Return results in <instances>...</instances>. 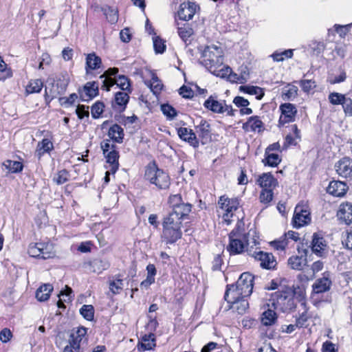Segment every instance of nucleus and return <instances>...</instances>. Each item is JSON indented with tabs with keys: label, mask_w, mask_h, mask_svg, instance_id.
<instances>
[{
	"label": "nucleus",
	"mask_w": 352,
	"mask_h": 352,
	"mask_svg": "<svg viewBox=\"0 0 352 352\" xmlns=\"http://www.w3.org/2000/svg\"><path fill=\"white\" fill-rule=\"evenodd\" d=\"M244 223L239 221L229 234L230 243L227 247L231 255L241 254L248 245L249 234L244 230Z\"/></svg>",
	"instance_id": "obj_1"
},
{
	"label": "nucleus",
	"mask_w": 352,
	"mask_h": 352,
	"mask_svg": "<svg viewBox=\"0 0 352 352\" xmlns=\"http://www.w3.org/2000/svg\"><path fill=\"white\" fill-rule=\"evenodd\" d=\"M295 294L290 288L278 290L272 294L270 302L272 306L282 312H289L296 307Z\"/></svg>",
	"instance_id": "obj_2"
},
{
	"label": "nucleus",
	"mask_w": 352,
	"mask_h": 352,
	"mask_svg": "<svg viewBox=\"0 0 352 352\" xmlns=\"http://www.w3.org/2000/svg\"><path fill=\"white\" fill-rule=\"evenodd\" d=\"M201 55L199 63L204 65L209 72L214 67H219L223 63V53L221 47L215 45H208L203 50H200Z\"/></svg>",
	"instance_id": "obj_3"
},
{
	"label": "nucleus",
	"mask_w": 352,
	"mask_h": 352,
	"mask_svg": "<svg viewBox=\"0 0 352 352\" xmlns=\"http://www.w3.org/2000/svg\"><path fill=\"white\" fill-rule=\"evenodd\" d=\"M162 238L166 243L173 244L182 238V220L176 216L167 215L162 223Z\"/></svg>",
	"instance_id": "obj_4"
},
{
	"label": "nucleus",
	"mask_w": 352,
	"mask_h": 352,
	"mask_svg": "<svg viewBox=\"0 0 352 352\" xmlns=\"http://www.w3.org/2000/svg\"><path fill=\"white\" fill-rule=\"evenodd\" d=\"M144 179L154 184L159 190H166L170 185L169 175L157 167L155 162L149 164L145 169Z\"/></svg>",
	"instance_id": "obj_5"
},
{
	"label": "nucleus",
	"mask_w": 352,
	"mask_h": 352,
	"mask_svg": "<svg viewBox=\"0 0 352 352\" xmlns=\"http://www.w3.org/2000/svg\"><path fill=\"white\" fill-rule=\"evenodd\" d=\"M69 82V78L67 72H62L55 76L52 82V87H56L47 90V87L45 89V100L47 103H50L54 98L58 95L65 93Z\"/></svg>",
	"instance_id": "obj_6"
},
{
	"label": "nucleus",
	"mask_w": 352,
	"mask_h": 352,
	"mask_svg": "<svg viewBox=\"0 0 352 352\" xmlns=\"http://www.w3.org/2000/svg\"><path fill=\"white\" fill-rule=\"evenodd\" d=\"M168 201L172 207V211L168 215L173 214L179 220H182L191 211L192 205L188 203H184L179 194L170 196Z\"/></svg>",
	"instance_id": "obj_7"
},
{
	"label": "nucleus",
	"mask_w": 352,
	"mask_h": 352,
	"mask_svg": "<svg viewBox=\"0 0 352 352\" xmlns=\"http://www.w3.org/2000/svg\"><path fill=\"white\" fill-rule=\"evenodd\" d=\"M311 222L310 212L306 205L298 204L295 209L292 219L294 228H300L308 225Z\"/></svg>",
	"instance_id": "obj_8"
},
{
	"label": "nucleus",
	"mask_w": 352,
	"mask_h": 352,
	"mask_svg": "<svg viewBox=\"0 0 352 352\" xmlns=\"http://www.w3.org/2000/svg\"><path fill=\"white\" fill-rule=\"evenodd\" d=\"M297 250L300 255L290 256L287 260V264L292 270L300 271L307 265V256L309 250L307 248L303 249L300 247H298Z\"/></svg>",
	"instance_id": "obj_9"
},
{
	"label": "nucleus",
	"mask_w": 352,
	"mask_h": 352,
	"mask_svg": "<svg viewBox=\"0 0 352 352\" xmlns=\"http://www.w3.org/2000/svg\"><path fill=\"white\" fill-rule=\"evenodd\" d=\"M218 204L221 209L226 211L223 219L227 221L232 216V212L237 210L239 206V200L238 198L229 199L223 195L220 197Z\"/></svg>",
	"instance_id": "obj_10"
},
{
	"label": "nucleus",
	"mask_w": 352,
	"mask_h": 352,
	"mask_svg": "<svg viewBox=\"0 0 352 352\" xmlns=\"http://www.w3.org/2000/svg\"><path fill=\"white\" fill-rule=\"evenodd\" d=\"M281 115L278 123L279 125H284L286 123L294 122L297 113L296 106L292 103H284L280 105Z\"/></svg>",
	"instance_id": "obj_11"
},
{
	"label": "nucleus",
	"mask_w": 352,
	"mask_h": 352,
	"mask_svg": "<svg viewBox=\"0 0 352 352\" xmlns=\"http://www.w3.org/2000/svg\"><path fill=\"white\" fill-rule=\"evenodd\" d=\"M254 276L248 273L244 272L241 274L236 285L243 292V296H250L252 293Z\"/></svg>",
	"instance_id": "obj_12"
},
{
	"label": "nucleus",
	"mask_w": 352,
	"mask_h": 352,
	"mask_svg": "<svg viewBox=\"0 0 352 352\" xmlns=\"http://www.w3.org/2000/svg\"><path fill=\"white\" fill-rule=\"evenodd\" d=\"M255 260L260 261V265L263 269H274L276 265V261L272 253L263 251L254 252L252 254Z\"/></svg>",
	"instance_id": "obj_13"
},
{
	"label": "nucleus",
	"mask_w": 352,
	"mask_h": 352,
	"mask_svg": "<svg viewBox=\"0 0 352 352\" xmlns=\"http://www.w3.org/2000/svg\"><path fill=\"white\" fill-rule=\"evenodd\" d=\"M78 93L82 101H89L98 95L99 86L96 81L87 82L82 88L79 89Z\"/></svg>",
	"instance_id": "obj_14"
},
{
	"label": "nucleus",
	"mask_w": 352,
	"mask_h": 352,
	"mask_svg": "<svg viewBox=\"0 0 352 352\" xmlns=\"http://www.w3.org/2000/svg\"><path fill=\"white\" fill-rule=\"evenodd\" d=\"M327 242L321 234L315 232L312 236V240L310 248L313 253L320 257H323L325 255V249L327 248Z\"/></svg>",
	"instance_id": "obj_15"
},
{
	"label": "nucleus",
	"mask_w": 352,
	"mask_h": 352,
	"mask_svg": "<svg viewBox=\"0 0 352 352\" xmlns=\"http://www.w3.org/2000/svg\"><path fill=\"white\" fill-rule=\"evenodd\" d=\"M335 170L339 176L349 178L352 176V160L349 157H343L335 164Z\"/></svg>",
	"instance_id": "obj_16"
},
{
	"label": "nucleus",
	"mask_w": 352,
	"mask_h": 352,
	"mask_svg": "<svg viewBox=\"0 0 352 352\" xmlns=\"http://www.w3.org/2000/svg\"><path fill=\"white\" fill-rule=\"evenodd\" d=\"M197 8H199V7L195 3L189 1L182 3L177 12L179 19L182 21H189L192 19Z\"/></svg>",
	"instance_id": "obj_17"
},
{
	"label": "nucleus",
	"mask_w": 352,
	"mask_h": 352,
	"mask_svg": "<svg viewBox=\"0 0 352 352\" xmlns=\"http://www.w3.org/2000/svg\"><path fill=\"white\" fill-rule=\"evenodd\" d=\"M256 182L262 190H274L278 184L277 179L270 173H264L261 175Z\"/></svg>",
	"instance_id": "obj_18"
},
{
	"label": "nucleus",
	"mask_w": 352,
	"mask_h": 352,
	"mask_svg": "<svg viewBox=\"0 0 352 352\" xmlns=\"http://www.w3.org/2000/svg\"><path fill=\"white\" fill-rule=\"evenodd\" d=\"M177 134L180 139L188 142L193 148L199 147V140L192 129L186 127H180L177 129Z\"/></svg>",
	"instance_id": "obj_19"
},
{
	"label": "nucleus",
	"mask_w": 352,
	"mask_h": 352,
	"mask_svg": "<svg viewBox=\"0 0 352 352\" xmlns=\"http://www.w3.org/2000/svg\"><path fill=\"white\" fill-rule=\"evenodd\" d=\"M248 296H243V292L237 287L236 285H228L224 295V299L228 303L231 304L240 299H243Z\"/></svg>",
	"instance_id": "obj_20"
},
{
	"label": "nucleus",
	"mask_w": 352,
	"mask_h": 352,
	"mask_svg": "<svg viewBox=\"0 0 352 352\" xmlns=\"http://www.w3.org/2000/svg\"><path fill=\"white\" fill-rule=\"evenodd\" d=\"M329 272H326L323 274V277L318 278L312 285L313 291L316 294L324 293L329 291L331 286V280H330Z\"/></svg>",
	"instance_id": "obj_21"
},
{
	"label": "nucleus",
	"mask_w": 352,
	"mask_h": 352,
	"mask_svg": "<svg viewBox=\"0 0 352 352\" xmlns=\"http://www.w3.org/2000/svg\"><path fill=\"white\" fill-rule=\"evenodd\" d=\"M348 186L345 182L333 180L329 183L327 192L335 197H342L346 194Z\"/></svg>",
	"instance_id": "obj_22"
},
{
	"label": "nucleus",
	"mask_w": 352,
	"mask_h": 352,
	"mask_svg": "<svg viewBox=\"0 0 352 352\" xmlns=\"http://www.w3.org/2000/svg\"><path fill=\"white\" fill-rule=\"evenodd\" d=\"M87 334L85 327H79L76 331L70 335L69 342L76 352H80V343Z\"/></svg>",
	"instance_id": "obj_23"
},
{
	"label": "nucleus",
	"mask_w": 352,
	"mask_h": 352,
	"mask_svg": "<svg viewBox=\"0 0 352 352\" xmlns=\"http://www.w3.org/2000/svg\"><path fill=\"white\" fill-rule=\"evenodd\" d=\"M338 218L346 225L352 222V204L349 203L342 204L337 214Z\"/></svg>",
	"instance_id": "obj_24"
},
{
	"label": "nucleus",
	"mask_w": 352,
	"mask_h": 352,
	"mask_svg": "<svg viewBox=\"0 0 352 352\" xmlns=\"http://www.w3.org/2000/svg\"><path fill=\"white\" fill-rule=\"evenodd\" d=\"M118 73V69L116 67L109 68L100 76V78H104L102 80V89L109 91L110 88L114 85V80L111 78Z\"/></svg>",
	"instance_id": "obj_25"
},
{
	"label": "nucleus",
	"mask_w": 352,
	"mask_h": 352,
	"mask_svg": "<svg viewBox=\"0 0 352 352\" xmlns=\"http://www.w3.org/2000/svg\"><path fill=\"white\" fill-rule=\"evenodd\" d=\"M102 60L95 53L89 54L86 58V74L88 75L90 70H95L100 68Z\"/></svg>",
	"instance_id": "obj_26"
},
{
	"label": "nucleus",
	"mask_w": 352,
	"mask_h": 352,
	"mask_svg": "<svg viewBox=\"0 0 352 352\" xmlns=\"http://www.w3.org/2000/svg\"><path fill=\"white\" fill-rule=\"evenodd\" d=\"M129 96L127 93L118 91L115 95L114 102L112 106L114 109L118 107L120 111H123L129 102Z\"/></svg>",
	"instance_id": "obj_27"
},
{
	"label": "nucleus",
	"mask_w": 352,
	"mask_h": 352,
	"mask_svg": "<svg viewBox=\"0 0 352 352\" xmlns=\"http://www.w3.org/2000/svg\"><path fill=\"white\" fill-rule=\"evenodd\" d=\"M205 108L212 111L214 113H223L224 106L223 102L215 100L212 96H210L204 103Z\"/></svg>",
	"instance_id": "obj_28"
},
{
	"label": "nucleus",
	"mask_w": 352,
	"mask_h": 352,
	"mask_svg": "<svg viewBox=\"0 0 352 352\" xmlns=\"http://www.w3.org/2000/svg\"><path fill=\"white\" fill-rule=\"evenodd\" d=\"M107 158V162L109 164L110 171L112 174L116 173L119 167L118 159L119 153L116 149L110 151L109 153L104 155Z\"/></svg>",
	"instance_id": "obj_29"
},
{
	"label": "nucleus",
	"mask_w": 352,
	"mask_h": 352,
	"mask_svg": "<svg viewBox=\"0 0 352 352\" xmlns=\"http://www.w3.org/2000/svg\"><path fill=\"white\" fill-rule=\"evenodd\" d=\"M108 135L115 142L122 143L124 135V130L118 124H114L109 128Z\"/></svg>",
	"instance_id": "obj_30"
},
{
	"label": "nucleus",
	"mask_w": 352,
	"mask_h": 352,
	"mask_svg": "<svg viewBox=\"0 0 352 352\" xmlns=\"http://www.w3.org/2000/svg\"><path fill=\"white\" fill-rule=\"evenodd\" d=\"M53 286L50 283L42 285L37 289L36 292V299L41 302L48 300L51 292L53 291Z\"/></svg>",
	"instance_id": "obj_31"
},
{
	"label": "nucleus",
	"mask_w": 352,
	"mask_h": 352,
	"mask_svg": "<svg viewBox=\"0 0 352 352\" xmlns=\"http://www.w3.org/2000/svg\"><path fill=\"white\" fill-rule=\"evenodd\" d=\"M248 127L253 131L256 130L261 131L264 129L263 122L260 120L259 117L256 116L250 117L248 121L243 124V129L248 130Z\"/></svg>",
	"instance_id": "obj_32"
},
{
	"label": "nucleus",
	"mask_w": 352,
	"mask_h": 352,
	"mask_svg": "<svg viewBox=\"0 0 352 352\" xmlns=\"http://www.w3.org/2000/svg\"><path fill=\"white\" fill-rule=\"evenodd\" d=\"M196 131L202 141H207L210 138V125L206 120H201L199 124L196 126Z\"/></svg>",
	"instance_id": "obj_33"
},
{
	"label": "nucleus",
	"mask_w": 352,
	"mask_h": 352,
	"mask_svg": "<svg viewBox=\"0 0 352 352\" xmlns=\"http://www.w3.org/2000/svg\"><path fill=\"white\" fill-rule=\"evenodd\" d=\"M155 346V335L152 333L145 334L142 338V343L139 346L140 351L151 350Z\"/></svg>",
	"instance_id": "obj_34"
},
{
	"label": "nucleus",
	"mask_w": 352,
	"mask_h": 352,
	"mask_svg": "<svg viewBox=\"0 0 352 352\" xmlns=\"http://www.w3.org/2000/svg\"><path fill=\"white\" fill-rule=\"evenodd\" d=\"M239 90L245 94L255 95L257 100H261L265 95L263 89L256 86H241Z\"/></svg>",
	"instance_id": "obj_35"
},
{
	"label": "nucleus",
	"mask_w": 352,
	"mask_h": 352,
	"mask_svg": "<svg viewBox=\"0 0 352 352\" xmlns=\"http://www.w3.org/2000/svg\"><path fill=\"white\" fill-rule=\"evenodd\" d=\"M53 148L52 142L48 139H43L38 143L36 153L38 158L45 153L50 152Z\"/></svg>",
	"instance_id": "obj_36"
},
{
	"label": "nucleus",
	"mask_w": 352,
	"mask_h": 352,
	"mask_svg": "<svg viewBox=\"0 0 352 352\" xmlns=\"http://www.w3.org/2000/svg\"><path fill=\"white\" fill-rule=\"evenodd\" d=\"M230 309L236 311L239 314H243L249 308V302L246 298L240 299L230 304Z\"/></svg>",
	"instance_id": "obj_37"
},
{
	"label": "nucleus",
	"mask_w": 352,
	"mask_h": 352,
	"mask_svg": "<svg viewBox=\"0 0 352 352\" xmlns=\"http://www.w3.org/2000/svg\"><path fill=\"white\" fill-rule=\"evenodd\" d=\"M43 87V82L41 79L30 80L26 86L25 91L27 94H32L41 92Z\"/></svg>",
	"instance_id": "obj_38"
},
{
	"label": "nucleus",
	"mask_w": 352,
	"mask_h": 352,
	"mask_svg": "<svg viewBox=\"0 0 352 352\" xmlns=\"http://www.w3.org/2000/svg\"><path fill=\"white\" fill-rule=\"evenodd\" d=\"M280 162L281 159L278 154L272 153H267L265 152V158L262 160V162L265 166H269L272 167L277 166Z\"/></svg>",
	"instance_id": "obj_39"
},
{
	"label": "nucleus",
	"mask_w": 352,
	"mask_h": 352,
	"mask_svg": "<svg viewBox=\"0 0 352 352\" xmlns=\"http://www.w3.org/2000/svg\"><path fill=\"white\" fill-rule=\"evenodd\" d=\"M277 316L274 311L268 309L265 311L261 317V322L265 326H270L275 323Z\"/></svg>",
	"instance_id": "obj_40"
},
{
	"label": "nucleus",
	"mask_w": 352,
	"mask_h": 352,
	"mask_svg": "<svg viewBox=\"0 0 352 352\" xmlns=\"http://www.w3.org/2000/svg\"><path fill=\"white\" fill-rule=\"evenodd\" d=\"M102 10L109 23L114 24L118 21V11L117 9L109 6H104L102 8Z\"/></svg>",
	"instance_id": "obj_41"
},
{
	"label": "nucleus",
	"mask_w": 352,
	"mask_h": 352,
	"mask_svg": "<svg viewBox=\"0 0 352 352\" xmlns=\"http://www.w3.org/2000/svg\"><path fill=\"white\" fill-rule=\"evenodd\" d=\"M146 84L151 88L154 94L157 95L162 89L163 85L159 80L156 74H152V78L150 82Z\"/></svg>",
	"instance_id": "obj_42"
},
{
	"label": "nucleus",
	"mask_w": 352,
	"mask_h": 352,
	"mask_svg": "<svg viewBox=\"0 0 352 352\" xmlns=\"http://www.w3.org/2000/svg\"><path fill=\"white\" fill-rule=\"evenodd\" d=\"M3 166L11 173H19L22 171L23 166L21 162L8 160L3 163Z\"/></svg>",
	"instance_id": "obj_43"
},
{
	"label": "nucleus",
	"mask_w": 352,
	"mask_h": 352,
	"mask_svg": "<svg viewBox=\"0 0 352 352\" xmlns=\"http://www.w3.org/2000/svg\"><path fill=\"white\" fill-rule=\"evenodd\" d=\"M328 99L329 102L333 105L342 104L343 106V104L345 103L347 98L344 94L338 92H332L329 94Z\"/></svg>",
	"instance_id": "obj_44"
},
{
	"label": "nucleus",
	"mask_w": 352,
	"mask_h": 352,
	"mask_svg": "<svg viewBox=\"0 0 352 352\" xmlns=\"http://www.w3.org/2000/svg\"><path fill=\"white\" fill-rule=\"evenodd\" d=\"M69 173L66 169L59 170L54 177L53 181L57 185H61L67 182L69 179Z\"/></svg>",
	"instance_id": "obj_45"
},
{
	"label": "nucleus",
	"mask_w": 352,
	"mask_h": 352,
	"mask_svg": "<svg viewBox=\"0 0 352 352\" xmlns=\"http://www.w3.org/2000/svg\"><path fill=\"white\" fill-rule=\"evenodd\" d=\"M114 84H116L123 91H128L131 92L130 89V83L129 78L123 75H120L115 80Z\"/></svg>",
	"instance_id": "obj_46"
},
{
	"label": "nucleus",
	"mask_w": 352,
	"mask_h": 352,
	"mask_svg": "<svg viewBox=\"0 0 352 352\" xmlns=\"http://www.w3.org/2000/svg\"><path fill=\"white\" fill-rule=\"evenodd\" d=\"M43 247H44L43 243L30 244L28 250L29 255L32 257L41 258L42 252L41 251Z\"/></svg>",
	"instance_id": "obj_47"
},
{
	"label": "nucleus",
	"mask_w": 352,
	"mask_h": 352,
	"mask_svg": "<svg viewBox=\"0 0 352 352\" xmlns=\"http://www.w3.org/2000/svg\"><path fill=\"white\" fill-rule=\"evenodd\" d=\"M80 314L86 320L91 321L94 319V309L91 305H84L80 309Z\"/></svg>",
	"instance_id": "obj_48"
},
{
	"label": "nucleus",
	"mask_w": 352,
	"mask_h": 352,
	"mask_svg": "<svg viewBox=\"0 0 352 352\" xmlns=\"http://www.w3.org/2000/svg\"><path fill=\"white\" fill-rule=\"evenodd\" d=\"M161 110L167 119L173 120L177 115L176 109L168 104H164L161 105Z\"/></svg>",
	"instance_id": "obj_49"
},
{
	"label": "nucleus",
	"mask_w": 352,
	"mask_h": 352,
	"mask_svg": "<svg viewBox=\"0 0 352 352\" xmlns=\"http://www.w3.org/2000/svg\"><path fill=\"white\" fill-rule=\"evenodd\" d=\"M194 33L193 29L188 25L178 28V34L181 38L186 42L188 38L190 37Z\"/></svg>",
	"instance_id": "obj_50"
},
{
	"label": "nucleus",
	"mask_w": 352,
	"mask_h": 352,
	"mask_svg": "<svg viewBox=\"0 0 352 352\" xmlns=\"http://www.w3.org/2000/svg\"><path fill=\"white\" fill-rule=\"evenodd\" d=\"M72 294V289L66 286V289L65 291H61L60 294L58 295L59 298L60 296H63V299L60 298L59 300L57 302V306L59 308L65 307L63 301L66 302L67 300H69L71 298V294Z\"/></svg>",
	"instance_id": "obj_51"
},
{
	"label": "nucleus",
	"mask_w": 352,
	"mask_h": 352,
	"mask_svg": "<svg viewBox=\"0 0 352 352\" xmlns=\"http://www.w3.org/2000/svg\"><path fill=\"white\" fill-rule=\"evenodd\" d=\"M43 246L41 252V258L43 259H47L50 258H53L55 256V252L53 251V246L52 244L50 243H43Z\"/></svg>",
	"instance_id": "obj_52"
},
{
	"label": "nucleus",
	"mask_w": 352,
	"mask_h": 352,
	"mask_svg": "<svg viewBox=\"0 0 352 352\" xmlns=\"http://www.w3.org/2000/svg\"><path fill=\"white\" fill-rule=\"evenodd\" d=\"M273 191L274 190H262L259 196L260 201L263 204H270L273 199Z\"/></svg>",
	"instance_id": "obj_53"
},
{
	"label": "nucleus",
	"mask_w": 352,
	"mask_h": 352,
	"mask_svg": "<svg viewBox=\"0 0 352 352\" xmlns=\"http://www.w3.org/2000/svg\"><path fill=\"white\" fill-rule=\"evenodd\" d=\"M153 47L155 53L162 54L166 50L165 41L159 36H155L153 38Z\"/></svg>",
	"instance_id": "obj_54"
},
{
	"label": "nucleus",
	"mask_w": 352,
	"mask_h": 352,
	"mask_svg": "<svg viewBox=\"0 0 352 352\" xmlns=\"http://www.w3.org/2000/svg\"><path fill=\"white\" fill-rule=\"evenodd\" d=\"M104 104L103 102L98 101L91 107V116L94 118H98L104 111Z\"/></svg>",
	"instance_id": "obj_55"
},
{
	"label": "nucleus",
	"mask_w": 352,
	"mask_h": 352,
	"mask_svg": "<svg viewBox=\"0 0 352 352\" xmlns=\"http://www.w3.org/2000/svg\"><path fill=\"white\" fill-rule=\"evenodd\" d=\"M219 67H214L210 72L217 76L221 78H224L227 76H230L232 74V69L228 66H223L221 69H218Z\"/></svg>",
	"instance_id": "obj_56"
},
{
	"label": "nucleus",
	"mask_w": 352,
	"mask_h": 352,
	"mask_svg": "<svg viewBox=\"0 0 352 352\" xmlns=\"http://www.w3.org/2000/svg\"><path fill=\"white\" fill-rule=\"evenodd\" d=\"M240 75L237 76V74H234L233 76L234 77V79L236 80L239 83L243 84L247 82V80L249 76V72L247 67H241V69Z\"/></svg>",
	"instance_id": "obj_57"
},
{
	"label": "nucleus",
	"mask_w": 352,
	"mask_h": 352,
	"mask_svg": "<svg viewBox=\"0 0 352 352\" xmlns=\"http://www.w3.org/2000/svg\"><path fill=\"white\" fill-rule=\"evenodd\" d=\"M299 85L305 92H309L316 87V82L312 80H301L298 82Z\"/></svg>",
	"instance_id": "obj_58"
},
{
	"label": "nucleus",
	"mask_w": 352,
	"mask_h": 352,
	"mask_svg": "<svg viewBox=\"0 0 352 352\" xmlns=\"http://www.w3.org/2000/svg\"><path fill=\"white\" fill-rule=\"evenodd\" d=\"M334 28L335 31L340 35V36L344 38L352 28V23H349L345 25L336 24Z\"/></svg>",
	"instance_id": "obj_59"
},
{
	"label": "nucleus",
	"mask_w": 352,
	"mask_h": 352,
	"mask_svg": "<svg viewBox=\"0 0 352 352\" xmlns=\"http://www.w3.org/2000/svg\"><path fill=\"white\" fill-rule=\"evenodd\" d=\"M109 289L113 294H119L122 289V280L116 279V280L111 281L109 283Z\"/></svg>",
	"instance_id": "obj_60"
},
{
	"label": "nucleus",
	"mask_w": 352,
	"mask_h": 352,
	"mask_svg": "<svg viewBox=\"0 0 352 352\" xmlns=\"http://www.w3.org/2000/svg\"><path fill=\"white\" fill-rule=\"evenodd\" d=\"M78 98L76 94H72L69 97H61L59 98V102L62 106H69L74 104L75 100Z\"/></svg>",
	"instance_id": "obj_61"
},
{
	"label": "nucleus",
	"mask_w": 352,
	"mask_h": 352,
	"mask_svg": "<svg viewBox=\"0 0 352 352\" xmlns=\"http://www.w3.org/2000/svg\"><path fill=\"white\" fill-rule=\"evenodd\" d=\"M76 113L79 119H82L85 117L88 118L89 116V107L83 104H78L76 109Z\"/></svg>",
	"instance_id": "obj_62"
},
{
	"label": "nucleus",
	"mask_w": 352,
	"mask_h": 352,
	"mask_svg": "<svg viewBox=\"0 0 352 352\" xmlns=\"http://www.w3.org/2000/svg\"><path fill=\"white\" fill-rule=\"evenodd\" d=\"M308 318L309 316L307 315V312L305 311L302 313L298 318H296V326H297L298 328L306 327Z\"/></svg>",
	"instance_id": "obj_63"
},
{
	"label": "nucleus",
	"mask_w": 352,
	"mask_h": 352,
	"mask_svg": "<svg viewBox=\"0 0 352 352\" xmlns=\"http://www.w3.org/2000/svg\"><path fill=\"white\" fill-rule=\"evenodd\" d=\"M322 352H338L336 345L330 341H326L322 344Z\"/></svg>",
	"instance_id": "obj_64"
}]
</instances>
